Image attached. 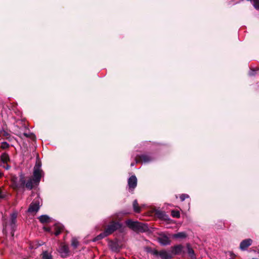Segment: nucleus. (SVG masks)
I'll use <instances>...</instances> for the list:
<instances>
[{"instance_id":"nucleus-13","label":"nucleus","mask_w":259,"mask_h":259,"mask_svg":"<svg viewBox=\"0 0 259 259\" xmlns=\"http://www.w3.org/2000/svg\"><path fill=\"white\" fill-rule=\"evenodd\" d=\"M151 160V158L149 156L147 155H141L139 157V158L136 159V162H148Z\"/></svg>"},{"instance_id":"nucleus-32","label":"nucleus","mask_w":259,"mask_h":259,"mask_svg":"<svg viewBox=\"0 0 259 259\" xmlns=\"http://www.w3.org/2000/svg\"><path fill=\"white\" fill-rule=\"evenodd\" d=\"M3 176V173L0 171V178Z\"/></svg>"},{"instance_id":"nucleus-35","label":"nucleus","mask_w":259,"mask_h":259,"mask_svg":"<svg viewBox=\"0 0 259 259\" xmlns=\"http://www.w3.org/2000/svg\"><path fill=\"white\" fill-rule=\"evenodd\" d=\"M133 165H134V163H132L131 166H133Z\"/></svg>"},{"instance_id":"nucleus-33","label":"nucleus","mask_w":259,"mask_h":259,"mask_svg":"<svg viewBox=\"0 0 259 259\" xmlns=\"http://www.w3.org/2000/svg\"><path fill=\"white\" fill-rule=\"evenodd\" d=\"M7 227V224H5V225H4V227H5V229H5V230H6V229Z\"/></svg>"},{"instance_id":"nucleus-3","label":"nucleus","mask_w":259,"mask_h":259,"mask_svg":"<svg viewBox=\"0 0 259 259\" xmlns=\"http://www.w3.org/2000/svg\"><path fill=\"white\" fill-rule=\"evenodd\" d=\"M126 224L130 229L135 231L144 232L148 229L146 225L137 221H133L130 220L126 221Z\"/></svg>"},{"instance_id":"nucleus-8","label":"nucleus","mask_w":259,"mask_h":259,"mask_svg":"<svg viewBox=\"0 0 259 259\" xmlns=\"http://www.w3.org/2000/svg\"><path fill=\"white\" fill-rule=\"evenodd\" d=\"M157 240L159 243L162 245H166L169 244L170 242L169 237L167 236L165 234H159Z\"/></svg>"},{"instance_id":"nucleus-26","label":"nucleus","mask_w":259,"mask_h":259,"mask_svg":"<svg viewBox=\"0 0 259 259\" xmlns=\"http://www.w3.org/2000/svg\"><path fill=\"white\" fill-rule=\"evenodd\" d=\"M189 197V195L185 194H181L180 196V198L182 201H183L185 200L186 198Z\"/></svg>"},{"instance_id":"nucleus-1","label":"nucleus","mask_w":259,"mask_h":259,"mask_svg":"<svg viewBox=\"0 0 259 259\" xmlns=\"http://www.w3.org/2000/svg\"><path fill=\"white\" fill-rule=\"evenodd\" d=\"M34 185H36L34 183L33 179L32 178H29L26 182L24 175L21 174L20 176L19 182L18 183L14 182L13 187L15 189L26 188L28 190H31Z\"/></svg>"},{"instance_id":"nucleus-21","label":"nucleus","mask_w":259,"mask_h":259,"mask_svg":"<svg viewBox=\"0 0 259 259\" xmlns=\"http://www.w3.org/2000/svg\"><path fill=\"white\" fill-rule=\"evenodd\" d=\"M10 145L6 142H3L1 143L0 148L2 150H6L9 149Z\"/></svg>"},{"instance_id":"nucleus-18","label":"nucleus","mask_w":259,"mask_h":259,"mask_svg":"<svg viewBox=\"0 0 259 259\" xmlns=\"http://www.w3.org/2000/svg\"><path fill=\"white\" fill-rule=\"evenodd\" d=\"M38 219L42 223H48L50 221V218L47 215H42L39 217Z\"/></svg>"},{"instance_id":"nucleus-29","label":"nucleus","mask_w":259,"mask_h":259,"mask_svg":"<svg viewBox=\"0 0 259 259\" xmlns=\"http://www.w3.org/2000/svg\"><path fill=\"white\" fill-rule=\"evenodd\" d=\"M13 138V137H11V136L9 135L8 137L6 138V139L8 140L9 141H11Z\"/></svg>"},{"instance_id":"nucleus-23","label":"nucleus","mask_w":259,"mask_h":259,"mask_svg":"<svg viewBox=\"0 0 259 259\" xmlns=\"http://www.w3.org/2000/svg\"><path fill=\"white\" fill-rule=\"evenodd\" d=\"M71 245L74 248H76L77 246L78 245V241H77V239L75 238H73L71 240Z\"/></svg>"},{"instance_id":"nucleus-24","label":"nucleus","mask_w":259,"mask_h":259,"mask_svg":"<svg viewBox=\"0 0 259 259\" xmlns=\"http://www.w3.org/2000/svg\"><path fill=\"white\" fill-rule=\"evenodd\" d=\"M34 169L42 170L41 169V163L39 161H37L36 162L35 165L34 167Z\"/></svg>"},{"instance_id":"nucleus-17","label":"nucleus","mask_w":259,"mask_h":259,"mask_svg":"<svg viewBox=\"0 0 259 259\" xmlns=\"http://www.w3.org/2000/svg\"><path fill=\"white\" fill-rule=\"evenodd\" d=\"M172 237L175 238H185L187 237V235L186 233L182 232L173 234Z\"/></svg>"},{"instance_id":"nucleus-9","label":"nucleus","mask_w":259,"mask_h":259,"mask_svg":"<svg viewBox=\"0 0 259 259\" xmlns=\"http://www.w3.org/2000/svg\"><path fill=\"white\" fill-rule=\"evenodd\" d=\"M0 159L2 163L6 164V165H4L3 167L6 169H9L10 168V166L8 164V162L10 161V159L8 154L6 153H3L0 156Z\"/></svg>"},{"instance_id":"nucleus-11","label":"nucleus","mask_w":259,"mask_h":259,"mask_svg":"<svg viewBox=\"0 0 259 259\" xmlns=\"http://www.w3.org/2000/svg\"><path fill=\"white\" fill-rule=\"evenodd\" d=\"M252 242V241L251 239L244 240L240 243V248L242 250H245L251 245Z\"/></svg>"},{"instance_id":"nucleus-14","label":"nucleus","mask_w":259,"mask_h":259,"mask_svg":"<svg viewBox=\"0 0 259 259\" xmlns=\"http://www.w3.org/2000/svg\"><path fill=\"white\" fill-rule=\"evenodd\" d=\"M17 217V214L16 212L12 213L11 214V218L10 220V225L12 228H13L15 223L16 222V218Z\"/></svg>"},{"instance_id":"nucleus-22","label":"nucleus","mask_w":259,"mask_h":259,"mask_svg":"<svg viewBox=\"0 0 259 259\" xmlns=\"http://www.w3.org/2000/svg\"><path fill=\"white\" fill-rule=\"evenodd\" d=\"M171 215L172 217L179 218L180 217V213L178 210H172L171 211Z\"/></svg>"},{"instance_id":"nucleus-25","label":"nucleus","mask_w":259,"mask_h":259,"mask_svg":"<svg viewBox=\"0 0 259 259\" xmlns=\"http://www.w3.org/2000/svg\"><path fill=\"white\" fill-rule=\"evenodd\" d=\"M145 250L148 252V253H150L151 254H152L153 255V252L154 251H157V250L156 249H152L150 247H147L145 248Z\"/></svg>"},{"instance_id":"nucleus-27","label":"nucleus","mask_w":259,"mask_h":259,"mask_svg":"<svg viewBox=\"0 0 259 259\" xmlns=\"http://www.w3.org/2000/svg\"><path fill=\"white\" fill-rule=\"evenodd\" d=\"M57 228H58V230H56V232H55V234L56 236H58L61 232L62 230V227H56V229Z\"/></svg>"},{"instance_id":"nucleus-30","label":"nucleus","mask_w":259,"mask_h":259,"mask_svg":"<svg viewBox=\"0 0 259 259\" xmlns=\"http://www.w3.org/2000/svg\"><path fill=\"white\" fill-rule=\"evenodd\" d=\"M4 135V136L6 137V138H7V137H8L10 135H9L8 133H7V132H4V135Z\"/></svg>"},{"instance_id":"nucleus-6","label":"nucleus","mask_w":259,"mask_h":259,"mask_svg":"<svg viewBox=\"0 0 259 259\" xmlns=\"http://www.w3.org/2000/svg\"><path fill=\"white\" fill-rule=\"evenodd\" d=\"M43 175V172L42 170H36L33 169V177L34 183L36 185H38L40 181V179Z\"/></svg>"},{"instance_id":"nucleus-16","label":"nucleus","mask_w":259,"mask_h":259,"mask_svg":"<svg viewBox=\"0 0 259 259\" xmlns=\"http://www.w3.org/2000/svg\"><path fill=\"white\" fill-rule=\"evenodd\" d=\"M187 249H188V253L189 256H190V257L192 259H195L196 258L195 255L194 251L193 249L190 247L189 244L187 245Z\"/></svg>"},{"instance_id":"nucleus-4","label":"nucleus","mask_w":259,"mask_h":259,"mask_svg":"<svg viewBox=\"0 0 259 259\" xmlns=\"http://www.w3.org/2000/svg\"><path fill=\"white\" fill-rule=\"evenodd\" d=\"M40 198L37 197L31 203L28 209V212L30 213H36L37 212L40 207Z\"/></svg>"},{"instance_id":"nucleus-20","label":"nucleus","mask_w":259,"mask_h":259,"mask_svg":"<svg viewBox=\"0 0 259 259\" xmlns=\"http://www.w3.org/2000/svg\"><path fill=\"white\" fill-rule=\"evenodd\" d=\"M42 259H52V255L48 251H44L41 254Z\"/></svg>"},{"instance_id":"nucleus-15","label":"nucleus","mask_w":259,"mask_h":259,"mask_svg":"<svg viewBox=\"0 0 259 259\" xmlns=\"http://www.w3.org/2000/svg\"><path fill=\"white\" fill-rule=\"evenodd\" d=\"M156 214L159 218L163 220H166L168 217L164 211L160 210L156 211Z\"/></svg>"},{"instance_id":"nucleus-34","label":"nucleus","mask_w":259,"mask_h":259,"mask_svg":"<svg viewBox=\"0 0 259 259\" xmlns=\"http://www.w3.org/2000/svg\"><path fill=\"white\" fill-rule=\"evenodd\" d=\"M116 259H124V258L120 257V258H116Z\"/></svg>"},{"instance_id":"nucleus-28","label":"nucleus","mask_w":259,"mask_h":259,"mask_svg":"<svg viewBox=\"0 0 259 259\" xmlns=\"http://www.w3.org/2000/svg\"><path fill=\"white\" fill-rule=\"evenodd\" d=\"M229 255L230 256V259H234L236 256L235 254L231 251L229 252Z\"/></svg>"},{"instance_id":"nucleus-12","label":"nucleus","mask_w":259,"mask_h":259,"mask_svg":"<svg viewBox=\"0 0 259 259\" xmlns=\"http://www.w3.org/2000/svg\"><path fill=\"white\" fill-rule=\"evenodd\" d=\"M183 246L182 245L174 246L171 248V253L174 254H180L182 252Z\"/></svg>"},{"instance_id":"nucleus-31","label":"nucleus","mask_w":259,"mask_h":259,"mask_svg":"<svg viewBox=\"0 0 259 259\" xmlns=\"http://www.w3.org/2000/svg\"><path fill=\"white\" fill-rule=\"evenodd\" d=\"M24 136L26 137H30V135L27 133H24Z\"/></svg>"},{"instance_id":"nucleus-7","label":"nucleus","mask_w":259,"mask_h":259,"mask_svg":"<svg viewBox=\"0 0 259 259\" xmlns=\"http://www.w3.org/2000/svg\"><path fill=\"white\" fill-rule=\"evenodd\" d=\"M137 185V179L135 176H131L128 180V189L130 192H133Z\"/></svg>"},{"instance_id":"nucleus-19","label":"nucleus","mask_w":259,"mask_h":259,"mask_svg":"<svg viewBox=\"0 0 259 259\" xmlns=\"http://www.w3.org/2000/svg\"><path fill=\"white\" fill-rule=\"evenodd\" d=\"M133 208L136 212H140L141 211V207L139 206L137 200H135L133 202Z\"/></svg>"},{"instance_id":"nucleus-10","label":"nucleus","mask_w":259,"mask_h":259,"mask_svg":"<svg viewBox=\"0 0 259 259\" xmlns=\"http://www.w3.org/2000/svg\"><path fill=\"white\" fill-rule=\"evenodd\" d=\"M59 251L61 254V256L63 257H65L68 255L69 248L67 245L62 244H61Z\"/></svg>"},{"instance_id":"nucleus-5","label":"nucleus","mask_w":259,"mask_h":259,"mask_svg":"<svg viewBox=\"0 0 259 259\" xmlns=\"http://www.w3.org/2000/svg\"><path fill=\"white\" fill-rule=\"evenodd\" d=\"M153 255L155 257L159 256L161 259H171L172 257L171 252L165 250L154 251Z\"/></svg>"},{"instance_id":"nucleus-2","label":"nucleus","mask_w":259,"mask_h":259,"mask_svg":"<svg viewBox=\"0 0 259 259\" xmlns=\"http://www.w3.org/2000/svg\"><path fill=\"white\" fill-rule=\"evenodd\" d=\"M121 227V225L119 222L112 221L110 224L107 226L105 228V231L101 233L100 235L97 236L94 241L100 240L113 233L117 229Z\"/></svg>"}]
</instances>
